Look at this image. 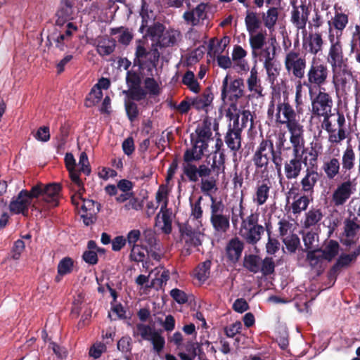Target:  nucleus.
<instances>
[{
  "label": "nucleus",
  "instance_id": "nucleus-1",
  "mask_svg": "<svg viewBox=\"0 0 360 360\" xmlns=\"http://www.w3.org/2000/svg\"><path fill=\"white\" fill-rule=\"evenodd\" d=\"M276 110V122L286 125L290 133V143L294 147V152L297 153L303 145V127L296 120V113L288 103H278Z\"/></svg>",
  "mask_w": 360,
  "mask_h": 360
},
{
  "label": "nucleus",
  "instance_id": "nucleus-2",
  "mask_svg": "<svg viewBox=\"0 0 360 360\" xmlns=\"http://www.w3.org/2000/svg\"><path fill=\"white\" fill-rule=\"evenodd\" d=\"M328 40L330 46L328 51L327 61L331 67L333 74V82L335 84L340 81V76L345 70L347 58L344 57L340 39H337L333 37V34H330V36H328Z\"/></svg>",
  "mask_w": 360,
  "mask_h": 360
},
{
  "label": "nucleus",
  "instance_id": "nucleus-3",
  "mask_svg": "<svg viewBox=\"0 0 360 360\" xmlns=\"http://www.w3.org/2000/svg\"><path fill=\"white\" fill-rule=\"evenodd\" d=\"M264 228L258 224V215L251 214L241 222L240 236L250 244L257 243L262 237Z\"/></svg>",
  "mask_w": 360,
  "mask_h": 360
},
{
  "label": "nucleus",
  "instance_id": "nucleus-4",
  "mask_svg": "<svg viewBox=\"0 0 360 360\" xmlns=\"http://www.w3.org/2000/svg\"><path fill=\"white\" fill-rule=\"evenodd\" d=\"M329 71L327 65L319 58L314 57L307 74L309 91L312 85L321 87L326 83Z\"/></svg>",
  "mask_w": 360,
  "mask_h": 360
},
{
  "label": "nucleus",
  "instance_id": "nucleus-5",
  "mask_svg": "<svg viewBox=\"0 0 360 360\" xmlns=\"http://www.w3.org/2000/svg\"><path fill=\"white\" fill-rule=\"evenodd\" d=\"M134 337H141L142 340L150 341L155 352H160L165 346L164 338L150 326L138 323L133 330Z\"/></svg>",
  "mask_w": 360,
  "mask_h": 360
},
{
  "label": "nucleus",
  "instance_id": "nucleus-6",
  "mask_svg": "<svg viewBox=\"0 0 360 360\" xmlns=\"http://www.w3.org/2000/svg\"><path fill=\"white\" fill-rule=\"evenodd\" d=\"M243 81L240 78L233 79L226 75L222 81L221 98L224 101H237L243 95Z\"/></svg>",
  "mask_w": 360,
  "mask_h": 360
},
{
  "label": "nucleus",
  "instance_id": "nucleus-7",
  "mask_svg": "<svg viewBox=\"0 0 360 360\" xmlns=\"http://www.w3.org/2000/svg\"><path fill=\"white\" fill-rule=\"evenodd\" d=\"M61 186L58 184L53 183L47 185L38 184L32 188V195L37 198L42 197V200L52 206H56L60 195Z\"/></svg>",
  "mask_w": 360,
  "mask_h": 360
},
{
  "label": "nucleus",
  "instance_id": "nucleus-8",
  "mask_svg": "<svg viewBox=\"0 0 360 360\" xmlns=\"http://www.w3.org/2000/svg\"><path fill=\"white\" fill-rule=\"evenodd\" d=\"M211 200V223L215 231L224 233L229 228V217L224 214V205L221 202L216 201L213 198Z\"/></svg>",
  "mask_w": 360,
  "mask_h": 360
},
{
  "label": "nucleus",
  "instance_id": "nucleus-9",
  "mask_svg": "<svg viewBox=\"0 0 360 360\" xmlns=\"http://www.w3.org/2000/svg\"><path fill=\"white\" fill-rule=\"evenodd\" d=\"M35 198L30 191L22 190L16 197L13 198L9 204V210L15 214H22L27 216L29 207H32L37 209L34 204H32V199Z\"/></svg>",
  "mask_w": 360,
  "mask_h": 360
},
{
  "label": "nucleus",
  "instance_id": "nucleus-10",
  "mask_svg": "<svg viewBox=\"0 0 360 360\" xmlns=\"http://www.w3.org/2000/svg\"><path fill=\"white\" fill-rule=\"evenodd\" d=\"M285 68L288 74L301 79L304 75L305 58L298 52L290 51L286 53L284 60Z\"/></svg>",
  "mask_w": 360,
  "mask_h": 360
},
{
  "label": "nucleus",
  "instance_id": "nucleus-11",
  "mask_svg": "<svg viewBox=\"0 0 360 360\" xmlns=\"http://www.w3.org/2000/svg\"><path fill=\"white\" fill-rule=\"evenodd\" d=\"M182 18L186 25L192 27H199L204 24L207 18V5L200 3L192 9H188L183 15Z\"/></svg>",
  "mask_w": 360,
  "mask_h": 360
},
{
  "label": "nucleus",
  "instance_id": "nucleus-12",
  "mask_svg": "<svg viewBox=\"0 0 360 360\" xmlns=\"http://www.w3.org/2000/svg\"><path fill=\"white\" fill-rule=\"evenodd\" d=\"M333 101L330 96L320 89L319 94L311 101L312 112L321 117H330Z\"/></svg>",
  "mask_w": 360,
  "mask_h": 360
},
{
  "label": "nucleus",
  "instance_id": "nucleus-13",
  "mask_svg": "<svg viewBox=\"0 0 360 360\" xmlns=\"http://www.w3.org/2000/svg\"><path fill=\"white\" fill-rule=\"evenodd\" d=\"M274 154L273 143L269 140H262L255 151L253 161L257 167H264Z\"/></svg>",
  "mask_w": 360,
  "mask_h": 360
},
{
  "label": "nucleus",
  "instance_id": "nucleus-14",
  "mask_svg": "<svg viewBox=\"0 0 360 360\" xmlns=\"http://www.w3.org/2000/svg\"><path fill=\"white\" fill-rule=\"evenodd\" d=\"M77 30V27L71 22H68L63 31L59 32H54L49 37L56 44V46L60 51H65L66 49L71 48V37Z\"/></svg>",
  "mask_w": 360,
  "mask_h": 360
},
{
  "label": "nucleus",
  "instance_id": "nucleus-15",
  "mask_svg": "<svg viewBox=\"0 0 360 360\" xmlns=\"http://www.w3.org/2000/svg\"><path fill=\"white\" fill-rule=\"evenodd\" d=\"M309 14V10L308 6L302 3L297 4V1L293 2L291 11V22L297 29H305Z\"/></svg>",
  "mask_w": 360,
  "mask_h": 360
},
{
  "label": "nucleus",
  "instance_id": "nucleus-16",
  "mask_svg": "<svg viewBox=\"0 0 360 360\" xmlns=\"http://www.w3.org/2000/svg\"><path fill=\"white\" fill-rule=\"evenodd\" d=\"M354 187L350 181H346L339 184L332 195V201L335 206L344 205L353 193Z\"/></svg>",
  "mask_w": 360,
  "mask_h": 360
},
{
  "label": "nucleus",
  "instance_id": "nucleus-17",
  "mask_svg": "<svg viewBox=\"0 0 360 360\" xmlns=\"http://www.w3.org/2000/svg\"><path fill=\"white\" fill-rule=\"evenodd\" d=\"M344 224L342 241L346 245H351L355 243L358 239V234L360 233V224L356 219H346Z\"/></svg>",
  "mask_w": 360,
  "mask_h": 360
},
{
  "label": "nucleus",
  "instance_id": "nucleus-18",
  "mask_svg": "<svg viewBox=\"0 0 360 360\" xmlns=\"http://www.w3.org/2000/svg\"><path fill=\"white\" fill-rule=\"evenodd\" d=\"M348 23L347 15L342 13H335L333 18L328 22V36L333 34L334 37L340 39L343 30Z\"/></svg>",
  "mask_w": 360,
  "mask_h": 360
},
{
  "label": "nucleus",
  "instance_id": "nucleus-19",
  "mask_svg": "<svg viewBox=\"0 0 360 360\" xmlns=\"http://www.w3.org/2000/svg\"><path fill=\"white\" fill-rule=\"evenodd\" d=\"M301 147H302V146ZM301 148H302L299 149L297 153L293 151L295 157L287 160L284 164V174L287 179H297L302 170V160L298 155Z\"/></svg>",
  "mask_w": 360,
  "mask_h": 360
},
{
  "label": "nucleus",
  "instance_id": "nucleus-20",
  "mask_svg": "<svg viewBox=\"0 0 360 360\" xmlns=\"http://www.w3.org/2000/svg\"><path fill=\"white\" fill-rule=\"evenodd\" d=\"M319 179L320 174L317 171L307 168L300 181L302 191L304 193H313Z\"/></svg>",
  "mask_w": 360,
  "mask_h": 360
},
{
  "label": "nucleus",
  "instance_id": "nucleus-21",
  "mask_svg": "<svg viewBox=\"0 0 360 360\" xmlns=\"http://www.w3.org/2000/svg\"><path fill=\"white\" fill-rule=\"evenodd\" d=\"M276 39L271 37L266 46L257 50L255 53H252V55L262 62L263 65L273 62L276 56Z\"/></svg>",
  "mask_w": 360,
  "mask_h": 360
},
{
  "label": "nucleus",
  "instance_id": "nucleus-22",
  "mask_svg": "<svg viewBox=\"0 0 360 360\" xmlns=\"http://www.w3.org/2000/svg\"><path fill=\"white\" fill-rule=\"evenodd\" d=\"M248 89L252 93V96H264V88L262 86L261 80L258 77L257 70L253 67L250 72V75L246 81Z\"/></svg>",
  "mask_w": 360,
  "mask_h": 360
},
{
  "label": "nucleus",
  "instance_id": "nucleus-23",
  "mask_svg": "<svg viewBox=\"0 0 360 360\" xmlns=\"http://www.w3.org/2000/svg\"><path fill=\"white\" fill-rule=\"evenodd\" d=\"M243 248L244 245L241 240L237 238H233L226 245V257L231 262L235 263L240 259Z\"/></svg>",
  "mask_w": 360,
  "mask_h": 360
},
{
  "label": "nucleus",
  "instance_id": "nucleus-24",
  "mask_svg": "<svg viewBox=\"0 0 360 360\" xmlns=\"http://www.w3.org/2000/svg\"><path fill=\"white\" fill-rule=\"evenodd\" d=\"M207 143H198L195 141V143L191 149L187 150L184 154V159L185 162L196 161L201 159L204 152L207 150Z\"/></svg>",
  "mask_w": 360,
  "mask_h": 360
},
{
  "label": "nucleus",
  "instance_id": "nucleus-25",
  "mask_svg": "<svg viewBox=\"0 0 360 360\" xmlns=\"http://www.w3.org/2000/svg\"><path fill=\"white\" fill-rule=\"evenodd\" d=\"M197 134L196 141L198 143H207L211 140L212 136V122L210 120H205L195 130Z\"/></svg>",
  "mask_w": 360,
  "mask_h": 360
},
{
  "label": "nucleus",
  "instance_id": "nucleus-26",
  "mask_svg": "<svg viewBox=\"0 0 360 360\" xmlns=\"http://www.w3.org/2000/svg\"><path fill=\"white\" fill-rule=\"evenodd\" d=\"M356 155L351 146H347L342 153L341 165L345 172L351 171L355 165Z\"/></svg>",
  "mask_w": 360,
  "mask_h": 360
},
{
  "label": "nucleus",
  "instance_id": "nucleus-27",
  "mask_svg": "<svg viewBox=\"0 0 360 360\" xmlns=\"http://www.w3.org/2000/svg\"><path fill=\"white\" fill-rule=\"evenodd\" d=\"M249 41L252 49V53L266 46V32H256L249 34Z\"/></svg>",
  "mask_w": 360,
  "mask_h": 360
},
{
  "label": "nucleus",
  "instance_id": "nucleus-28",
  "mask_svg": "<svg viewBox=\"0 0 360 360\" xmlns=\"http://www.w3.org/2000/svg\"><path fill=\"white\" fill-rule=\"evenodd\" d=\"M340 163L336 158H329L323 165V170L329 179H333L340 173Z\"/></svg>",
  "mask_w": 360,
  "mask_h": 360
},
{
  "label": "nucleus",
  "instance_id": "nucleus-29",
  "mask_svg": "<svg viewBox=\"0 0 360 360\" xmlns=\"http://www.w3.org/2000/svg\"><path fill=\"white\" fill-rule=\"evenodd\" d=\"M269 190L270 186L266 184L262 183L257 185L252 197L253 202L257 205H264L269 198Z\"/></svg>",
  "mask_w": 360,
  "mask_h": 360
},
{
  "label": "nucleus",
  "instance_id": "nucleus-30",
  "mask_svg": "<svg viewBox=\"0 0 360 360\" xmlns=\"http://www.w3.org/2000/svg\"><path fill=\"white\" fill-rule=\"evenodd\" d=\"M156 224L160 226L161 230L165 233H169L172 231L171 212L167 209L160 211L157 216Z\"/></svg>",
  "mask_w": 360,
  "mask_h": 360
},
{
  "label": "nucleus",
  "instance_id": "nucleus-31",
  "mask_svg": "<svg viewBox=\"0 0 360 360\" xmlns=\"http://www.w3.org/2000/svg\"><path fill=\"white\" fill-rule=\"evenodd\" d=\"M181 36L180 32L174 29H169L163 31V33L159 40L162 46H171L174 45Z\"/></svg>",
  "mask_w": 360,
  "mask_h": 360
},
{
  "label": "nucleus",
  "instance_id": "nucleus-32",
  "mask_svg": "<svg viewBox=\"0 0 360 360\" xmlns=\"http://www.w3.org/2000/svg\"><path fill=\"white\" fill-rule=\"evenodd\" d=\"M226 143L231 150L237 151L241 146L240 130L230 129L226 136Z\"/></svg>",
  "mask_w": 360,
  "mask_h": 360
},
{
  "label": "nucleus",
  "instance_id": "nucleus-33",
  "mask_svg": "<svg viewBox=\"0 0 360 360\" xmlns=\"http://www.w3.org/2000/svg\"><path fill=\"white\" fill-rule=\"evenodd\" d=\"M116 42L109 38H101L98 41L96 49L101 56H108L112 53L115 48Z\"/></svg>",
  "mask_w": 360,
  "mask_h": 360
},
{
  "label": "nucleus",
  "instance_id": "nucleus-34",
  "mask_svg": "<svg viewBox=\"0 0 360 360\" xmlns=\"http://www.w3.org/2000/svg\"><path fill=\"white\" fill-rule=\"evenodd\" d=\"M340 245L337 241L330 240L326 243L321 256L328 261H331L339 253Z\"/></svg>",
  "mask_w": 360,
  "mask_h": 360
},
{
  "label": "nucleus",
  "instance_id": "nucleus-35",
  "mask_svg": "<svg viewBox=\"0 0 360 360\" xmlns=\"http://www.w3.org/2000/svg\"><path fill=\"white\" fill-rule=\"evenodd\" d=\"M245 22L247 31L249 34L256 32L261 25V21L257 15L254 12L248 11Z\"/></svg>",
  "mask_w": 360,
  "mask_h": 360
},
{
  "label": "nucleus",
  "instance_id": "nucleus-36",
  "mask_svg": "<svg viewBox=\"0 0 360 360\" xmlns=\"http://www.w3.org/2000/svg\"><path fill=\"white\" fill-rule=\"evenodd\" d=\"M74 262L70 257H65L62 259L58 265V275L56 278L57 281L60 280V278L65 275L70 274L73 269Z\"/></svg>",
  "mask_w": 360,
  "mask_h": 360
},
{
  "label": "nucleus",
  "instance_id": "nucleus-37",
  "mask_svg": "<svg viewBox=\"0 0 360 360\" xmlns=\"http://www.w3.org/2000/svg\"><path fill=\"white\" fill-rule=\"evenodd\" d=\"M309 204V199L307 195H300L295 198L293 202L290 204V209L292 212L295 214H300L304 211Z\"/></svg>",
  "mask_w": 360,
  "mask_h": 360
},
{
  "label": "nucleus",
  "instance_id": "nucleus-38",
  "mask_svg": "<svg viewBox=\"0 0 360 360\" xmlns=\"http://www.w3.org/2000/svg\"><path fill=\"white\" fill-rule=\"evenodd\" d=\"M210 266L211 262L210 261H205L200 264L195 270L194 276L200 283H204L209 278Z\"/></svg>",
  "mask_w": 360,
  "mask_h": 360
},
{
  "label": "nucleus",
  "instance_id": "nucleus-39",
  "mask_svg": "<svg viewBox=\"0 0 360 360\" xmlns=\"http://www.w3.org/2000/svg\"><path fill=\"white\" fill-rule=\"evenodd\" d=\"M169 188L166 185H161L155 195L156 202L160 207V210H167L168 204Z\"/></svg>",
  "mask_w": 360,
  "mask_h": 360
},
{
  "label": "nucleus",
  "instance_id": "nucleus-40",
  "mask_svg": "<svg viewBox=\"0 0 360 360\" xmlns=\"http://www.w3.org/2000/svg\"><path fill=\"white\" fill-rule=\"evenodd\" d=\"M260 263L261 259L257 255H249L244 257V266L252 273H257L259 271Z\"/></svg>",
  "mask_w": 360,
  "mask_h": 360
},
{
  "label": "nucleus",
  "instance_id": "nucleus-41",
  "mask_svg": "<svg viewBox=\"0 0 360 360\" xmlns=\"http://www.w3.org/2000/svg\"><path fill=\"white\" fill-rule=\"evenodd\" d=\"M323 217L322 212L320 210H310L305 215L304 226L305 228L315 226Z\"/></svg>",
  "mask_w": 360,
  "mask_h": 360
},
{
  "label": "nucleus",
  "instance_id": "nucleus-42",
  "mask_svg": "<svg viewBox=\"0 0 360 360\" xmlns=\"http://www.w3.org/2000/svg\"><path fill=\"white\" fill-rule=\"evenodd\" d=\"M309 51L314 54H316L322 49L323 39L319 33H314L309 35L308 38Z\"/></svg>",
  "mask_w": 360,
  "mask_h": 360
},
{
  "label": "nucleus",
  "instance_id": "nucleus-43",
  "mask_svg": "<svg viewBox=\"0 0 360 360\" xmlns=\"http://www.w3.org/2000/svg\"><path fill=\"white\" fill-rule=\"evenodd\" d=\"M72 15V6L70 0H61L60 8L58 11V19L62 18L65 20L70 19ZM60 23V20H57Z\"/></svg>",
  "mask_w": 360,
  "mask_h": 360
},
{
  "label": "nucleus",
  "instance_id": "nucleus-44",
  "mask_svg": "<svg viewBox=\"0 0 360 360\" xmlns=\"http://www.w3.org/2000/svg\"><path fill=\"white\" fill-rule=\"evenodd\" d=\"M182 82L184 85L187 86L188 89L194 93H198L200 91V85L195 78L193 72L188 70L186 72L182 78Z\"/></svg>",
  "mask_w": 360,
  "mask_h": 360
},
{
  "label": "nucleus",
  "instance_id": "nucleus-45",
  "mask_svg": "<svg viewBox=\"0 0 360 360\" xmlns=\"http://www.w3.org/2000/svg\"><path fill=\"white\" fill-rule=\"evenodd\" d=\"M154 271L155 272L156 277L152 280L150 288L155 286H162L167 281L169 277V271L162 267L156 268Z\"/></svg>",
  "mask_w": 360,
  "mask_h": 360
},
{
  "label": "nucleus",
  "instance_id": "nucleus-46",
  "mask_svg": "<svg viewBox=\"0 0 360 360\" xmlns=\"http://www.w3.org/2000/svg\"><path fill=\"white\" fill-rule=\"evenodd\" d=\"M135 54V63H136L140 67H143L145 65L150 53L144 47L143 43L141 41H139L137 42Z\"/></svg>",
  "mask_w": 360,
  "mask_h": 360
},
{
  "label": "nucleus",
  "instance_id": "nucleus-47",
  "mask_svg": "<svg viewBox=\"0 0 360 360\" xmlns=\"http://www.w3.org/2000/svg\"><path fill=\"white\" fill-rule=\"evenodd\" d=\"M240 112L241 111L238 106L237 101H232L226 110V116L229 117L230 120L233 121V126L239 125Z\"/></svg>",
  "mask_w": 360,
  "mask_h": 360
},
{
  "label": "nucleus",
  "instance_id": "nucleus-48",
  "mask_svg": "<svg viewBox=\"0 0 360 360\" xmlns=\"http://www.w3.org/2000/svg\"><path fill=\"white\" fill-rule=\"evenodd\" d=\"M212 99L213 98L211 94H203L193 98L191 101V104L197 110L205 109L211 104Z\"/></svg>",
  "mask_w": 360,
  "mask_h": 360
},
{
  "label": "nucleus",
  "instance_id": "nucleus-49",
  "mask_svg": "<svg viewBox=\"0 0 360 360\" xmlns=\"http://www.w3.org/2000/svg\"><path fill=\"white\" fill-rule=\"evenodd\" d=\"M131 248L130 258L135 262H143L146 256L148 254L146 248H143L142 245L139 244L133 245Z\"/></svg>",
  "mask_w": 360,
  "mask_h": 360
},
{
  "label": "nucleus",
  "instance_id": "nucleus-50",
  "mask_svg": "<svg viewBox=\"0 0 360 360\" xmlns=\"http://www.w3.org/2000/svg\"><path fill=\"white\" fill-rule=\"evenodd\" d=\"M303 241L306 248L309 250H316L319 246L318 236L314 232L308 231L304 233Z\"/></svg>",
  "mask_w": 360,
  "mask_h": 360
},
{
  "label": "nucleus",
  "instance_id": "nucleus-51",
  "mask_svg": "<svg viewBox=\"0 0 360 360\" xmlns=\"http://www.w3.org/2000/svg\"><path fill=\"white\" fill-rule=\"evenodd\" d=\"M357 257V254L355 252H352L348 255H342L338 259L336 264L333 267L332 271H336L338 269L340 268H344L347 266L352 262H353L356 257Z\"/></svg>",
  "mask_w": 360,
  "mask_h": 360
},
{
  "label": "nucleus",
  "instance_id": "nucleus-52",
  "mask_svg": "<svg viewBox=\"0 0 360 360\" xmlns=\"http://www.w3.org/2000/svg\"><path fill=\"white\" fill-rule=\"evenodd\" d=\"M243 200L241 199L240 202L233 205L231 209V221L234 226H236L238 224L243 220Z\"/></svg>",
  "mask_w": 360,
  "mask_h": 360
},
{
  "label": "nucleus",
  "instance_id": "nucleus-53",
  "mask_svg": "<svg viewBox=\"0 0 360 360\" xmlns=\"http://www.w3.org/2000/svg\"><path fill=\"white\" fill-rule=\"evenodd\" d=\"M247 56V51L243 49L240 46H236L233 48L232 53V60L237 62L241 66L243 70H246L248 68L247 63H244L243 59Z\"/></svg>",
  "mask_w": 360,
  "mask_h": 360
},
{
  "label": "nucleus",
  "instance_id": "nucleus-54",
  "mask_svg": "<svg viewBox=\"0 0 360 360\" xmlns=\"http://www.w3.org/2000/svg\"><path fill=\"white\" fill-rule=\"evenodd\" d=\"M102 97V90L98 89V87L94 86L86 98V105L87 107H91L98 104L101 101Z\"/></svg>",
  "mask_w": 360,
  "mask_h": 360
},
{
  "label": "nucleus",
  "instance_id": "nucleus-55",
  "mask_svg": "<svg viewBox=\"0 0 360 360\" xmlns=\"http://www.w3.org/2000/svg\"><path fill=\"white\" fill-rule=\"evenodd\" d=\"M80 212L97 214L100 210V205L92 200L84 199L82 200Z\"/></svg>",
  "mask_w": 360,
  "mask_h": 360
},
{
  "label": "nucleus",
  "instance_id": "nucleus-56",
  "mask_svg": "<svg viewBox=\"0 0 360 360\" xmlns=\"http://www.w3.org/2000/svg\"><path fill=\"white\" fill-rule=\"evenodd\" d=\"M278 19V11L275 8L269 9L265 15H264L263 20L265 26L271 30L275 25Z\"/></svg>",
  "mask_w": 360,
  "mask_h": 360
},
{
  "label": "nucleus",
  "instance_id": "nucleus-57",
  "mask_svg": "<svg viewBox=\"0 0 360 360\" xmlns=\"http://www.w3.org/2000/svg\"><path fill=\"white\" fill-rule=\"evenodd\" d=\"M144 86L146 92L150 95L156 96L158 95L160 92V85L154 78H146L144 80Z\"/></svg>",
  "mask_w": 360,
  "mask_h": 360
},
{
  "label": "nucleus",
  "instance_id": "nucleus-58",
  "mask_svg": "<svg viewBox=\"0 0 360 360\" xmlns=\"http://www.w3.org/2000/svg\"><path fill=\"white\" fill-rule=\"evenodd\" d=\"M143 207V202L134 195L127 200L123 208L127 212L139 211Z\"/></svg>",
  "mask_w": 360,
  "mask_h": 360
},
{
  "label": "nucleus",
  "instance_id": "nucleus-59",
  "mask_svg": "<svg viewBox=\"0 0 360 360\" xmlns=\"http://www.w3.org/2000/svg\"><path fill=\"white\" fill-rule=\"evenodd\" d=\"M184 172L191 181L196 182L198 180V168L191 162H186L183 167Z\"/></svg>",
  "mask_w": 360,
  "mask_h": 360
},
{
  "label": "nucleus",
  "instance_id": "nucleus-60",
  "mask_svg": "<svg viewBox=\"0 0 360 360\" xmlns=\"http://www.w3.org/2000/svg\"><path fill=\"white\" fill-rule=\"evenodd\" d=\"M283 241L285 248L290 252H295L300 245V239L295 234H291L283 238Z\"/></svg>",
  "mask_w": 360,
  "mask_h": 360
},
{
  "label": "nucleus",
  "instance_id": "nucleus-61",
  "mask_svg": "<svg viewBox=\"0 0 360 360\" xmlns=\"http://www.w3.org/2000/svg\"><path fill=\"white\" fill-rule=\"evenodd\" d=\"M264 67L266 70L268 79L271 83L274 84V81L276 80V77H278L279 74V70L275 63L274 61L264 64Z\"/></svg>",
  "mask_w": 360,
  "mask_h": 360
},
{
  "label": "nucleus",
  "instance_id": "nucleus-62",
  "mask_svg": "<svg viewBox=\"0 0 360 360\" xmlns=\"http://www.w3.org/2000/svg\"><path fill=\"white\" fill-rule=\"evenodd\" d=\"M346 138L345 129H335L328 134V141L331 143H340Z\"/></svg>",
  "mask_w": 360,
  "mask_h": 360
},
{
  "label": "nucleus",
  "instance_id": "nucleus-63",
  "mask_svg": "<svg viewBox=\"0 0 360 360\" xmlns=\"http://www.w3.org/2000/svg\"><path fill=\"white\" fill-rule=\"evenodd\" d=\"M202 235L200 231L192 232L187 231L185 233L184 238L186 243H190L194 246H198L201 244Z\"/></svg>",
  "mask_w": 360,
  "mask_h": 360
},
{
  "label": "nucleus",
  "instance_id": "nucleus-64",
  "mask_svg": "<svg viewBox=\"0 0 360 360\" xmlns=\"http://www.w3.org/2000/svg\"><path fill=\"white\" fill-rule=\"evenodd\" d=\"M106 351V346L102 342H96L89 349V356L96 359Z\"/></svg>",
  "mask_w": 360,
  "mask_h": 360
}]
</instances>
